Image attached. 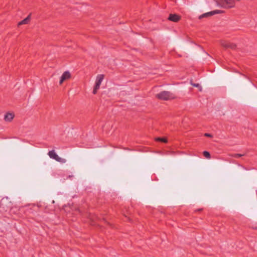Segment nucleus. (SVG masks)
Returning <instances> with one entry per match:
<instances>
[{"instance_id":"obj_1","label":"nucleus","mask_w":257,"mask_h":257,"mask_svg":"<svg viewBox=\"0 0 257 257\" xmlns=\"http://www.w3.org/2000/svg\"><path fill=\"white\" fill-rule=\"evenodd\" d=\"M104 75L103 74H98L97 75L92 92L93 95L96 94L97 90L99 89L100 86L104 79Z\"/></svg>"},{"instance_id":"obj_2","label":"nucleus","mask_w":257,"mask_h":257,"mask_svg":"<svg viewBox=\"0 0 257 257\" xmlns=\"http://www.w3.org/2000/svg\"><path fill=\"white\" fill-rule=\"evenodd\" d=\"M48 155L51 158H52L58 162L64 163L66 162V160L59 157L58 155L55 153L54 150H52L49 152Z\"/></svg>"},{"instance_id":"obj_3","label":"nucleus","mask_w":257,"mask_h":257,"mask_svg":"<svg viewBox=\"0 0 257 257\" xmlns=\"http://www.w3.org/2000/svg\"><path fill=\"white\" fill-rule=\"evenodd\" d=\"M222 12H223V11H220V10H214V11H211V12H207V13H204V14L200 15L199 17V19H201L204 18H208V17L212 16H213L214 15L217 14H220V13H221Z\"/></svg>"},{"instance_id":"obj_4","label":"nucleus","mask_w":257,"mask_h":257,"mask_svg":"<svg viewBox=\"0 0 257 257\" xmlns=\"http://www.w3.org/2000/svg\"><path fill=\"white\" fill-rule=\"evenodd\" d=\"M71 77V74L69 71L64 72L62 75L60 80L59 81L60 85H61L63 82L65 81L68 80Z\"/></svg>"},{"instance_id":"obj_5","label":"nucleus","mask_w":257,"mask_h":257,"mask_svg":"<svg viewBox=\"0 0 257 257\" xmlns=\"http://www.w3.org/2000/svg\"><path fill=\"white\" fill-rule=\"evenodd\" d=\"M15 117V114L13 112H7L4 117L6 121L11 122L13 120Z\"/></svg>"},{"instance_id":"obj_6","label":"nucleus","mask_w":257,"mask_h":257,"mask_svg":"<svg viewBox=\"0 0 257 257\" xmlns=\"http://www.w3.org/2000/svg\"><path fill=\"white\" fill-rule=\"evenodd\" d=\"M168 19L174 22H177L180 20V17L176 14H170Z\"/></svg>"},{"instance_id":"obj_7","label":"nucleus","mask_w":257,"mask_h":257,"mask_svg":"<svg viewBox=\"0 0 257 257\" xmlns=\"http://www.w3.org/2000/svg\"><path fill=\"white\" fill-rule=\"evenodd\" d=\"M221 45L225 48H229L231 49H234L236 47L235 45L233 43H227L223 42L221 43Z\"/></svg>"},{"instance_id":"obj_8","label":"nucleus","mask_w":257,"mask_h":257,"mask_svg":"<svg viewBox=\"0 0 257 257\" xmlns=\"http://www.w3.org/2000/svg\"><path fill=\"white\" fill-rule=\"evenodd\" d=\"M216 4V5L219 7V8H226V6H225V4L224 3L223 0H214Z\"/></svg>"},{"instance_id":"obj_9","label":"nucleus","mask_w":257,"mask_h":257,"mask_svg":"<svg viewBox=\"0 0 257 257\" xmlns=\"http://www.w3.org/2000/svg\"><path fill=\"white\" fill-rule=\"evenodd\" d=\"M225 5H227V8H231L234 7L233 1L232 0H223Z\"/></svg>"},{"instance_id":"obj_10","label":"nucleus","mask_w":257,"mask_h":257,"mask_svg":"<svg viewBox=\"0 0 257 257\" xmlns=\"http://www.w3.org/2000/svg\"><path fill=\"white\" fill-rule=\"evenodd\" d=\"M155 140L157 142H163V143H166L168 142V140L166 138H160V137H158V138H156L155 139Z\"/></svg>"},{"instance_id":"obj_11","label":"nucleus","mask_w":257,"mask_h":257,"mask_svg":"<svg viewBox=\"0 0 257 257\" xmlns=\"http://www.w3.org/2000/svg\"><path fill=\"white\" fill-rule=\"evenodd\" d=\"M190 84L192 86H194L195 87H197L199 89V90L201 91L202 87H201V86H200V85L199 83H194L192 81H191L190 82Z\"/></svg>"},{"instance_id":"obj_12","label":"nucleus","mask_w":257,"mask_h":257,"mask_svg":"<svg viewBox=\"0 0 257 257\" xmlns=\"http://www.w3.org/2000/svg\"><path fill=\"white\" fill-rule=\"evenodd\" d=\"M171 94L170 93V92L169 91H163L162 92H161L160 94H159V96H169Z\"/></svg>"},{"instance_id":"obj_13","label":"nucleus","mask_w":257,"mask_h":257,"mask_svg":"<svg viewBox=\"0 0 257 257\" xmlns=\"http://www.w3.org/2000/svg\"><path fill=\"white\" fill-rule=\"evenodd\" d=\"M203 155L207 158H210V154L209 153V152H207V151H204L203 153Z\"/></svg>"},{"instance_id":"obj_14","label":"nucleus","mask_w":257,"mask_h":257,"mask_svg":"<svg viewBox=\"0 0 257 257\" xmlns=\"http://www.w3.org/2000/svg\"><path fill=\"white\" fill-rule=\"evenodd\" d=\"M158 98L160 100L167 101V100H170V98H174L175 97H158Z\"/></svg>"},{"instance_id":"obj_15","label":"nucleus","mask_w":257,"mask_h":257,"mask_svg":"<svg viewBox=\"0 0 257 257\" xmlns=\"http://www.w3.org/2000/svg\"><path fill=\"white\" fill-rule=\"evenodd\" d=\"M29 21H29V18H26L24 20H23V22L24 24H28Z\"/></svg>"},{"instance_id":"obj_16","label":"nucleus","mask_w":257,"mask_h":257,"mask_svg":"<svg viewBox=\"0 0 257 257\" xmlns=\"http://www.w3.org/2000/svg\"><path fill=\"white\" fill-rule=\"evenodd\" d=\"M243 156V155L240 154H235L232 155V157H235V158H238L240 157H242Z\"/></svg>"},{"instance_id":"obj_17","label":"nucleus","mask_w":257,"mask_h":257,"mask_svg":"<svg viewBox=\"0 0 257 257\" xmlns=\"http://www.w3.org/2000/svg\"><path fill=\"white\" fill-rule=\"evenodd\" d=\"M204 136L207 137H210V138H212V135L211 134H208V133L204 134Z\"/></svg>"},{"instance_id":"obj_18","label":"nucleus","mask_w":257,"mask_h":257,"mask_svg":"<svg viewBox=\"0 0 257 257\" xmlns=\"http://www.w3.org/2000/svg\"><path fill=\"white\" fill-rule=\"evenodd\" d=\"M24 25V23L23 22V21H21L20 22H19L18 23V26H20V25Z\"/></svg>"},{"instance_id":"obj_19","label":"nucleus","mask_w":257,"mask_h":257,"mask_svg":"<svg viewBox=\"0 0 257 257\" xmlns=\"http://www.w3.org/2000/svg\"><path fill=\"white\" fill-rule=\"evenodd\" d=\"M27 18H29V21H30V19H31V15L30 14Z\"/></svg>"},{"instance_id":"obj_20","label":"nucleus","mask_w":257,"mask_h":257,"mask_svg":"<svg viewBox=\"0 0 257 257\" xmlns=\"http://www.w3.org/2000/svg\"><path fill=\"white\" fill-rule=\"evenodd\" d=\"M202 210V209H199L198 210V211H201Z\"/></svg>"},{"instance_id":"obj_21","label":"nucleus","mask_w":257,"mask_h":257,"mask_svg":"<svg viewBox=\"0 0 257 257\" xmlns=\"http://www.w3.org/2000/svg\"><path fill=\"white\" fill-rule=\"evenodd\" d=\"M237 1H239L240 0H236Z\"/></svg>"}]
</instances>
